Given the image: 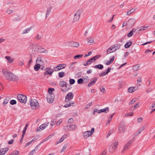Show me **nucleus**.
<instances>
[{"mask_svg":"<svg viewBox=\"0 0 155 155\" xmlns=\"http://www.w3.org/2000/svg\"><path fill=\"white\" fill-rule=\"evenodd\" d=\"M2 72L4 76L8 81L16 82L19 79V78L17 76L7 70L3 69Z\"/></svg>","mask_w":155,"mask_h":155,"instance_id":"1","label":"nucleus"},{"mask_svg":"<svg viewBox=\"0 0 155 155\" xmlns=\"http://www.w3.org/2000/svg\"><path fill=\"white\" fill-rule=\"evenodd\" d=\"M118 143L117 141L113 142L110 145L109 148V151L111 153L116 152L118 146Z\"/></svg>","mask_w":155,"mask_h":155,"instance_id":"2","label":"nucleus"},{"mask_svg":"<svg viewBox=\"0 0 155 155\" xmlns=\"http://www.w3.org/2000/svg\"><path fill=\"white\" fill-rule=\"evenodd\" d=\"M30 104L31 108L34 110L38 108L39 106V104L38 101L35 99H31L30 100Z\"/></svg>","mask_w":155,"mask_h":155,"instance_id":"3","label":"nucleus"},{"mask_svg":"<svg viewBox=\"0 0 155 155\" xmlns=\"http://www.w3.org/2000/svg\"><path fill=\"white\" fill-rule=\"evenodd\" d=\"M126 125L124 122H121L118 127V132L119 133H124L125 130Z\"/></svg>","mask_w":155,"mask_h":155,"instance_id":"4","label":"nucleus"},{"mask_svg":"<svg viewBox=\"0 0 155 155\" xmlns=\"http://www.w3.org/2000/svg\"><path fill=\"white\" fill-rule=\"evenodd\" d=\"M17 98L18 100L21 103H25L27 101V97L25 95L19 94L18 95Z\"/></svg>","mask_w":155,"mask_h":155,"instance_id":"5","label":"nucleus"},{"mask_svg":"<svg viewBox=\"0 0 155 155\" xmlns=\"http://www.w3.org/2000/svg\"><path fill=\"white\" fill-rule=\"evenodd\" d=\"M81 12L80 10H78L75 13L73 18V22H76L78 21L80 18V17L81 15Z\"/></svg>","mask_w":155,"mask_h":155,"instance_id":"6","label":"nucleus"},{"mask_svg":"<svg viewBox=\"0 0 155 155\" xmlns=\"http://www.w3.org/2000/svg\"><path fill=\"white\" fill-rule=\"evenodd\" d=\"M45 72L44 73L45 76H46L47 75H49L50 76H51L53 73L54 71V70L52 69L47 67L45 69Z\"/></svg>","mask_w":155,"mask_h":155,"instance_id":"7","label":"nucleus"},{"mask_svg":"<svg viewBox=\"0 0 155 155\" xmlns=\"http://www.w3.org/2000/svg\"><path fill=\"white\" fill-rule=\"evenodd\" d=\"M94 128H92L91 129V131H86L83 134V136L85 138H87L89 136L91 135L92 134L94 133Z\"/></svg>","mask_w":155,"mask_h":155,"instance_id":"8","label":"nucleus"},{"mask_svg":"<svg viewBox=\"0 0 155 155\" xmlns=\"http://www.w3.org/2000/svg\"><path fill=\"white\" fill-rule=\"evenodd\" d=\"M36 57V52L35 51H32L30 58L29 60L28 64V65L30 67L31 64L32 63V61L33 59L35 58Z\"/></svg>","mask_w":155,"mask_h":155,"instance_id":"9","label":"nucleus"},{"mask_svg":"<svg viewBox=\"0 0 155 155\" xmlns=\"http://www.w3.org/2000/svg\"><path fill=\"white\" fill-rule=\"evenodd\" d=\"M54 99V94H48L47 96L48 102L49 103H52Z\"/></svg>","mask_w":155,"mask_h":155,"instance_id":"10","label":"nucleus"},{"mask_svg":"<svg viewBox=\"0 0 155 155\" xmlns=\"http://www.w3.org/2000/svg\"><path fill=\"white\" fill-rule=\"evenodd\" d=\"M73 94L72 92L68 93L66 96L65 101L66 102H68L70 100L73 98Z\"/></svg>","mask_w":155,"mask_h":155,"instance_id":"11","label":"nucleus"},{"mask_svg":"<svg viewBox=\"0 0 155 155\" xmlns=\"http://www.w3.org/2000/svg\"><path fill=\"white\" fill-rule=\"evenodd\" d=\"M68 43L69 46L71 47H78L79 45V44L78 42L73 41L68 42Z\"/></svg>","mask_w":155,"mask_h":155,"instance_id":"12","label":"nucleus"},{"mask_svg":"<svg viewBox=\"0 0 155 155\" xmlns=\"http://www.w3.org/2000/svg\"><path fill=\"white\" fill-rule=\"evenodd\" d=\"M59 85L62 87H66V88L67 89L69 88V87H70V85L69 84H67V83L63 81H61L59 82Z\"/></svg>","mask_w":155,"mask_h":155,"instance_id":"13","label":"nucleus"},{"mask_svg":"<svg viewBox=\"0 0 155 155\" xmlns=\"http://www.w3.org/2000/svg\"><path fill=\"white\" fill-rule=\"evenodd\" d=\"M49 124V123H47V124H44L41 125L39 127L37 130V132H40L41 131V130H43L45 128H46Z\"/></svg>","mask_w":155,"mask_h":155,"instance_id":"14","label":"nucleus"},{"mask_svg":"<svg viewBox=\"0 0 155 155\" xmlns=\"http://www.w3.org/2000/svg\"><path fill=\"white\" fill-rule=\"evenodd\" d=\"M132 143V141L131 140L129 141L124 147L122 151V152L124 153L125 151L128 148L129 146Z\"/></svg>","mask_w":155,"mask_h":155,"instance_id":"15","label":"nucleus"},{"mask_svg":"<svg viewBox=\"0 0 155 155\" xmlns=\"http://www.w3.org/2000/svg\"><path fill=\"white\" fill-rule=\"evenodd\" d=\"M135 23V20L134 18L129 19L127 22V24L129 26L133 25Z\"/></svg>","mask_w":155,"mask_h":155,"instance_id":"16","label":"nucleus"},{"mask_svg":"<svg viewBox=\"0 0 155 155\" xmlns=\"http://www.w3.org/2000/svg\"><path fill=\"white\" fill-rule=\"evenodd\" d=\"M97 80V78H94L93 79H91V81L88 84V86L91 87L94 84Z\"/></svg>","mask_w":155,"mask_h":155,"instance_id":"17","label":"nucleus"},{"mask_svg":"<svg viewBox=\"0 0 155 155\" xmlns=\"http://www.w3.org/2000/svg\"><path fill=\"white\" fill-rule=\"evenodd\" d=\"M68 135L67 134H64L63 135L61 138L56 143V144L57 145L59 143H61L67 137Z\"/></svg>","mask_w":155,"mask_h":155,"instance_id":"18","label":"nucleus"},{"mask_svg":"<svg viewBox=\"0 0 155 155\" xmlns=\"http://www.w3.org/2000/svg\"><path fill=\"white\" fill-rule=\"evenodd\" d=\"M112 46L113 48V49H114V51H113L114 52L115 51L117 50L120 48V45L119 44H117Z\"/></svg>","mask_w":155,"mask_h":155,"instance_id":"19","label":"nucleus"},{"mask_svg":"<svg viewBox=\"0 0 155 155\" xmlns=\"http://www.w3.org/2000/svg\"><path fill=\"white\" fill-rule=\"evenodd\" d=\"M109 109L108 107H107L105 108L100 109L98 111V113H101L102 112L107 113L109 111Z\"/></svg>","mask_w":155,"mask_h":155,"instance_id":"20","label":"nucleus"},{"mask_svg":"<svg viewBox=\"0 0 155 155\" xmlns=\"http://www.w3.org/2000/svg\"><path fill=\"white\" fill-rule=\"evenodd\" d=\"M148 27V26H147V27L141 26V27L137 28V30L138 31V33H141L140 31H143V30H146Z\"/></svg>","mask_w":155,"mask_h":155,"instance_id":"21","label":"nucleus"},{"mask_svg":"<svg viewBox=\"0 0 155 155\" xmlns=\"http://www.w3.org/2000/svg\"><path fill=\"white\" fill-rule=\"evenodd\" d=\"M137 89V88L136 87H129L128 88V90L129 93H131L136 91Z\"/></svg>","mask_w":155,"mask_h":155,"instance_id":"22","label":"nucleus"},{"mask_svg":"<svg viewBox=\"0 0 155 155\" xmlns=\"http://www.w3.org/2000/svg\"><path fill=\"white\" fill-rule=\"evenodd\" d=\"M94 38L93 36H91L87 38V41L89 43H92L94 42Z\"/></svg>","mask_w":155,"mask_h":155,"instance_id":"23","label":"nucleus"},{"mask_svg":"<svg viewBox=\"0 0 155 155\" xmlns=\"http://www.w3.org/2000/svg\"><path fill=\"white\" fill-rule=\"evenodd\" d=\"M8 150L7 148L0 149V155H3L5 154Z\"/></svg>","mask_w":155,"mask_h":155,"instance_id":"24","label":"nucleus"},{"mask_svg":"<svg viewBox=\"0 0 155 155\" xmlns=\"http://www.w3.org/2000/svg\"><path fill=\"white\" fill-rule=\"evenodd\" d=\"M32 27L31 26L29 28L25 29V30L23 31L22 34L23 35L25 34L28 33L32 29Z\"/></svg>","mask_w":155,"mask_h":155,"instance_id":"25","label":"nucleus"},{"mask_svg":"<svg viewBox=\"0 0 155 155\" xmlns=\"http://www.w3.org/2000/svg\"><path fill=\"white\" fill-rule=\"evenodd\" d=\"M94 62L92 58H91L88 59L86 62V63H84V66H87L88 65L91 64V63Z\"/></svg>","mask_w":155,"mask_h":155,"instance_id":"26","label":"nucleus"},{"mask_svg":"<svg viewBox=\"0 0 155 155\" xmlns=\"http://www.w3.org/2000/svg\"><path fill=\"white\" fill-rule=\"evenodd\" d=\"M35 51H36L38 52H39L41 46L38 44H36L34 45Z\"/></svg>","mask_w":155,"mask_h":155,"instance_id":"27","label":"nucleus"},{"mask_svg":"<svg viewBox=\"0 0 155 155\" xmlns=\"http://www.w3.org/2000/svg\"><path fill=\"white\" fill-rule=\"evenodd\" d=\"M5 58L9 63H12L14 60L13 58H11L10 56H6L5 57Z\"/></svg>","mask_w":155,"mask_h":155,"instance_id":"28","label":"nucleus"},{"mask_svg":"<svg viewBox=\"0 0 155 155\" xmlns=\"http://www.w3.org/2000/svg\"><path fill=\"white\" fill-rule=\"evenodd\" d=\"M41 65L39 64H37L35 65L34 67V69L36 71H38L40 68Z\"/></svg>","mask_w":155,"mask_h":155,"instance_id":"29","label":"nucleus"},{"mask_svg":"<svg viewBox=\"0 0 155 155\" xmlns=\"http://www.w3.org/2000/svg\"><path fill=\"white\" fill-rule=\"evenodd\" d=\"M136 31V29L134 28H133L127 34V37H130L132 36L133 35L134 32Z\"/></svg>","mask_w":155,"mask_h":155,"instance_id":"30","label":"nucleus"},{"mask_svg":"<svg viewBox=\"0 0 155 155\" xmlns=\"http://www.w3.org/2000/svg\"><path fill=\"white\" fill-rule=\"evenodd\" d=\"M135 9L134 8H132L130 9V10L128 11L126 13L127 15L130 16L131 14L135 12Z\"/></svg>","mask_w":155,"mask_h":155,"instance_id":"31","label":"nucleus"},{"mask_svg":"<svg viewBox=\"0 0 155 155\" xmlns=\"http://www.w3.org/2000/svg\"><path fill=\"white\" fill-rule=\"evenodd\" d=\"M51 8L50 7L48 8L46 13V18H47L48 17L49 15L50 14L51 11Z\"/></svg>","mask_w":155,"mask_h":155,"instance_id":"32","label":"nucleus"},{"mask_svg":"<svg viewBox=\"0 0 155 155\" xmlns=\"http://www.w3.org/2000/svg\"><path fill=\"white\" fill-rule=\"evenodd\" d=\"M38 62H40V63L39 64H40V65H42L44 64L43 61L40 58H37L36 60V64H37Z\"/></svg>","mask_w":155,"mask_h":155,"instance_id":"33","label":"nucleus"},{"mask_svg":"<svg viewBox=\"0 0 155 155\" xmlns=\"http://www.w3.org/2000/svg\"><path fill=\"white\" fill-rule=\"evenodd\" d=\"M132 42L131 41L126 43L124 45L125 48H129L132 45Z\"/></svg>","mask_w":155,"mask_h":155,"instance_id":"34","label":"nucleus"},{"mask_svg":"<svg viewBox=\"0 0 155 155\" xmlns=\"http://www.w3.org/2000/svg\"><path fill=\"white\" fill-rule=\"evenodd\" d=\"M69 128H70L71 131L75 129L77 127L75 125L72 124L70 125H68Z\"/></svg>","mask_w":155,"mask_h":155,"instance_id":"35","label":"nucleus"},{"mask_svg":"<svg viewBox=\"0 0 155 155\" xmlns=\"http://www.w3.org/2000/svg\"><path fill=\"white\" fill-rule=\"evenodd\" d=\"M103 66L101 64H99L94 66V68H98L99 69H102L103 68Z\"/></svg>","mask_w":155,"mask_h":155,"instance_id":"36","label":"nucleus"},{"mask_svg":"<svg viewBox=\"0 0 155 155\" xmlns=\"http://www.w3.org/2000/svg\"><path fill=\"white\" fill-rule=\"evenodd\" d=\"M71 88V86L70 85V87H69V88H68L67 89V88H66V87H62L61 88V89L62 91L63 92H66L67 91H68L69 89Z\"/></svg>","mask_w":155,"mask_h":155,"instance_id":"37","label":"nucleus"},{"mask_svg":"<svg viewBox=\"0 0 155 155\" xmlns=\"http://www.w3.org/2000/svg\"><path fill=\"white\" fill-rule=\"evenodd\" d=\"M139 64H137L133 67V69L134 71H137L139 69Z\"/></svg>","mask_w":155,"mask_h":155,"instance_id":"38","label":"nucleus"},{"mask_svg":"<svg viewBox=\"0 0 155 155\" xmlns=\"http://www.w3.org/2000/svg\"><path fill=\"white\" fill-rule=\"evenodd\" d=\"M39 53H48V51H47V50L45 49V48H41L40 49Z\"/></svg>","mask_w":155,"mask_h":155,"instance_id":"39","label":"nucleus"},{"mask_svg":"<svg viewBox=\"0 0 155 155\" xmlns=\"http://www.w3.org/2000/svg\"><path fill=\"white\" fill-rule=\"evenodd\" d=\"M114 115V114H112V115H110V117L108 118L107 121V124H108L110 123V122H111V121L112 120V119L113 117V116Z\"/></svg>","mask_w":155,"mask_h":155,"instance_id":"40","label":"nucleus"},{"mask_svg":"<svg viewBox=\"0 0 155 155\" xmlns=\"http://www.w3.org/2000/svg\"><path fill=\"white\" fill-rule=\"evenodd\" d=\"M74 103L73 101L70 102L69 103H67L64 105V107H70L71 105L73 104Z\"/></svg>","mask_w":155,"mask_h":155,"instance_id":"41","label":"nucleus"},{"mask_svg":"<svg viewBox=\"0 0 155 155\" xmlns=\"http://www.w3.org/2000/svg\"><path fill=\"white\" fill-rule=\"evenodd\" d=\"M57 66L60 69V70H61L64 68L65 67L66 65L65 64H60Z\"/></svg>","mask_w":155,"mask_h":155,"instance_id":"42","label":"nucleus"},{"mask_svg":"<svg viewBox=\"0 0 155 155\" xmlns=\"http://www.w3.org/2000/svg\"><path fill=\"white\" fill-rule=\"evenodd\" d=\"M83 56V55L82 54L77 55L75 56L74 57V59H76L77 58L80 59Z\"/></svg>","mask_w":155,"mask_h":155,"instance_id":"43","label":"nucleus"},{"mask_svg":"<svg viewBox=\"0 0 155 155\" xmlns=\"http://www.w3.org/2000/svg\"><path fill=\"white\" fill-rule=\"evenodd\" d=\"M101 57V55H97L93 57L92 58L93 60L94 61L98 58H100Z\"/></svg>","mask_w":155,"mask_h":155,"instance_id":"44","label":"nucleus"},{"mask_svg":"<svg viewBox=\"0 0 155 155\" xmlns=\"http://www.w3.org/2000/svg\"><path fill=\"white\" fill-rule=\"evenodd\" d=\"M65 74V73L64 72H60L58 73L59 77L60 78H62L64 77Z\"/></svg>","mask_w":155,"mask_h":155,"instance_id":"45","label":"nucleus"},{"mask_svg":"<svg viewBox=\"0 0 155 155\" xmlns=\"http://www.w3.org/2000/svg\"><path fill=\"white\" fill-rule=\"evenodd\" d=\"M54 91V88H48V92L49 93V94H53L52 93V92Z\"/></svg>","mask_w":155,"mask_h":155,"instance_id":"46","label":"nucleus"},{"mask_svg":"<svg viewBox=\"0 0 155 155\" xmlns=\"http://www.w3.org/2000/svg\"><path fill=\"white\" fill-rule=\"evenodd\" d=\"M19 153V152L18 151H15L12 153L11 154L9 155H18Z\"/></svg>","mask_w":155,"mask_h":155,"instance_id":"47","label":"nucleus"},{"mask_svg":"<svg viewBox=\"0 0 155 155\" xmlns=\"http://www.w3.org/2000/svg\"><path fill=\"white\" fill-rule=\"evenodd\" d=\"M42 36L39 34H38L35 37V38L37 40H39L41 39Z\"/></svg>","mask_w":155,"mask_h":155,"instance_id":"48","label":"nucleus"},{"mask_svg":"<svg viewBox=\"0 0 155 155\" xmlns=\"http://www.w3.org/2000/svg\"><path fill=\"white\" fill-rule=\"evenodd\" d=\"M63 129L65 130V131H71V130L70 128H69L68 127V125L65 126L63 128Z\"/></svg>","mask_w":155,"mask_h":155,"instance_id":"49","label":"nucleus"},{"mask_svg":"<svg viewBox=\"0 0 155 155\" xmlns=\"http://www.w3.org/2000/svg\"><path fill=\"white\" fill-rule=\"evenodd\" d=\"M146 128V126H143L140 129L138 130V132L140 133H141V132H142L143 130H144Z\"/></svg>","mask_w":155,"mask_h":155,"instance_id":"50","label":"nucleus"},{"mask_svg":"<svg viewBox=\"0 0 155 155\" xmlns=\"http://www.w3.org/2000/svg\"><path fill=\"white\" fill-rule=\"evenodd\" d=\"M83 79L81 78H79L78 80V83L79 84H81L83 83Z\"/></svg>","mask_w":155,"mask_h":155,"instance_id":"51","label":"nucleus"},{"mask_svg":"<svg viewBox=\"0 0 155 155\" xmlns=\"http://www.w3.org/2000/svg\"><path fill=\"white\" fill-rule=\"evenodd\" d=\"M142 83V80L141 78H139L137 81V83L139 86Z\"/></svg>","mask_w":155,"mask_h":155,"instance_id":"52","label":"nucleus"},{"mask_svg":"<svg viewBox=\"0 0 155 155\" xmlns=\"http://www.w3.org/2000/svg\"><path fill=\"white\" fill-rule=\"evenodd\" d=\"M75 82V81L74 79H71L69 80V83L70 84H74Z\"/></svg>","mask_w":155,"mask_h":155,"instance_id":"53","label":"nucleus"},{"mask_svg":"<svg viewBox=\"0 0 155 155\" xmlns=\"http://www.w3.org/2000/svg\"><path fill=\"white\" fill-rule=\"evenodd\" d=\"M10 104L12 105H14L16 104V101L15 100H12L10 101Z\"/></svg>","mask_w":155,"mask_h":155,"instance_id":"54","label":"nucleus"},{"mask_svg":"<svg viewBox=\"0 0 155 155\" xmlns=\"http://www.w3.org/2000/svg\"><path fill=\"white\" fill-rule=\"evenodd\" d=\"M92 104V102H90L87 104L85 107V109H87L89 108Z\"/></svg>","mask_w":155,"mask_h":155,"instance_id":"55","label":"nucleus"},{"mask_svg":"<svg viewBox=\"0 0 155 155\" xmlns=\"http://www.w3.org/2000/svg\"><path fill=\"white\" fill-rule=\"evenodd\" d=\"M67 147V146L66 145H65L63 147V148L62 149V150H61V152L62 153L65 150V149H66Z\"/></svg>","mask_w":155,"mask_h":155,"instance_id":"56","label":"nucleus"},{"mask_svg":"<svg viewBox=\"0 0 155 155\" xmlns=\"http://www.w3.org/2000/svg\"><path fill=\"white\" fill-rule=\"evenodd\" d=\"M112 50H113V51H114V49H113V48L112 46H110L109 48H108L107 50V51L109 52H111V51Z\"/></svg>","mask_w":155,"mask_h":155,"instance_id":"57","label":"nucleus"},{"mask_svg":"<svg viewBox=\"0 0 155 155\" xmlns=\"http://www.w3.org/2000/svg\"><path fill=\"white\" fill-rule=\"evenodd\" d=\"M100 91L101 92L103 93H104L105 92V90L104 88V87H100Z\"/></svg>","mask_w":155,"mask_h":155,"instance_id":"58","label":"nucleus"},{"mask_svg":"<svg viewBox=\"0 0 155 155\" xmlns=\"http://www.w3.org/2000/svg\"><path fill=\"white\" fill-rule=\"evenodd\" d=\"M13 12V11L12 10L10 9H8L7 10L6 12L8 14H10L12 13Z\"/></svg>","mask_w":155,"mask_h":155,"instance_id":"59","label":"nucleus"},{"mask_svg":"<svg viewBox=\"0 0 155 155\" xmlns=\"http://www.w3.org/2000/svg\"><path fill=\"white\" fill-rule=\"evenodd\" d=\"M133 115V113L131 112H130L129 113H128L127 114H125L124 115V116L125 117H127L128 116H132Z\"/></svg>","mask_w":155,"mask_h":155,"instance_id":"60","label":"nucleus"},{"mask_svg":"<svg viewBox=\"0 0 155 155\" xmlns=\"http://www.w3.org/2000/svg\"><path fill=\"white\" fill-rule=\"evenodd\" d=\"M106 74V73L105 72H102L99 74V75L101 77L103 76H104L105 75L107 74Z\"/></svg>","mask_w":155,"mask_h":155,"instance_id":"61","label":"nucleus"},{"mask_svg":"<svg viewBox=\"0 0 155 155\" xmlns=\"http://www.w3.org/2000/svg\"><path fill=\"white\" fill-rule=\"evenodd\" d=\"M137 121L138 123L141 122L143 121V118L142 117H140L137 119Z\"/></svg>","mask_w":155,"mask_h":155,"instance_id":"62","label":"nucleus"},{"mask_svg":"<svg viewBox=\"0 0 155 155\" xmlns=\"http://www.w3.org/2000/svg\"><path fill=\"white\" fill-rule=\"evenodd\" d=\"M74 121V120L72 118H71L69 119L68 121V123H72Z\"/></svg>","mask_w":155,"mask_h":155,"instance_id":"63","label":"nucleus"},{"mask_svg":"<svg viewBox=\"0 0 155 155\" xmlns=\"http://www.w3.org/2000/svg\"><path fill=\"white\" fill-rule=\"evenodd\" d=\"M136 101L135 99H132V100L129 103V104L131 105V104H133Z\"/></svg>","mask_w":155,"mask_h":155,"instance_id":"64","label":"nucleus"}]
</instances>
